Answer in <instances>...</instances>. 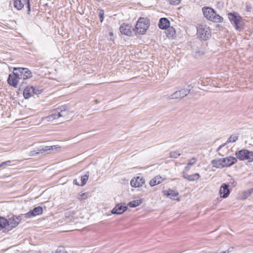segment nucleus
<instances>
[{
  "label": "nucleus",
  "mask_w": 253,
  "mask_h": 253,
  "mask_svg": "<svg viewBox=\"0 0 253 253\" xmlns=\"http://www.w3.org/2000/svg\"><path fill=\"white\" fill-rule=\"evenodd\" d=\"M14 71L17 72L21 80L23 82L24 80L29 79L32 77V72L28 68H14Z\"/></svg>",
  "instance_id": "nucleus-8"
},
{
  "label": "nucleus",
  "mask_w": 253,
  "mask_h": 253,
  "mask_svg": "<svg viewBox=\"0 0 253 253\" xmlns=\"http://www.w3.org/2000/svg\"><path fill=\"white\" fill-rule=\"evenodd\" d=\"M167 36L169 38H173L175 37V31L173 27L169 26L167 29Z\"/></svg>",
  "instance_id": "nucleus-26"
},
{
  "label": "nucleus",
  "mask_w": 253,
  "mask_h": 253,
  "mask_svg": "<svg viewBox=\"0 0 253 253\" xmlns=\"http://www.w3.org/2000/svg\"><path fill=\"white\" fill-rule=\"evenodd\" d=\"M127 209V207L118 204L112 210V213L113 214H121L125 212Z\"/></svg>",
  "instance_id": "nucleus-19"
},
{
  "label": "nucleus",
  "mask_w": 253,
  "mask_h": 253,
  "mask_svg": "<svg viewBox=\"0 0 253 253\" xmlns=\"http://www.w3.org/2000/svg\"><path fill=\"white\" fill-rule=\"evenodd\" d=\"M165 195H167V197H169L170 199L172 200H176L179 201L178 198H176L175 197H177L179 195L178 193L175 191L173 190L169 189V190L164 191Z\"/></svg>",
  "instance_id": "nucleus-22"
},
{
  "label": "nucleus",
  "mask_w": 253,
  "mask_h": 253,
  "mask_svg": "<svg viewBox=\"0 0 253 253\" xmlns=\"http://www.w3.org/2000/svg\"><path fill=\"white\" fill-rule=\"evenodd\" d=\"M88 179V175L84 174L81 177L82 184L81 186H84Z\"/></svg>",
  "instance_id": "nucleus-30"
},
{
  "label": "nucleus",
  "mask_w": 253,
  "mask_h": 253,
  "mask_svg": "<svg viewBox=\"0 0 253 253\" xmlns=\"http://www.w3.org/2000/svg\"><path fill=\"white\" fill-rule=\"evenodd\" d=\"M247 191H246L244 192V195H245L246 197L245 198H246L247 197H249V196H248V193H247Z\"/></svg>",
  "instance_id": "nucleus-41"
},
{
  "label": "nucleus",
  "mask_w": 253,
  "mask_h": 253,
  "mask_svg": "<svg viewBox=\"0 0 253 253\" xmlns=\"http://www.w3.org/2000/svg\"><path fill=\"white\" fill-rule=\"evenodd\" d=\"M197 161V158L195 157H193L192 159L189 160L188 164L190 166H193L195 165Z\"/></svg>",
  "instance_id": "nucleus-33"
},
{
  "label": "nucleus",
  "mask_w": 253,
  "mask_h": 253,
  "mask_svg": "<svg viewBox=\"0 0 253 253\" xmlns=\"http://www.w3.org/2000/svg\"><path fill=\"white\" fill-rule=\"evenodd\" d=\"M246 8L248 11H250V9H251V6L249 5H247Z\"/></svg>",
  "instance_id": "nucleus-39"
},
{
  "label": "nucleus",
  "mask_w": 253,
  "mask_h": 253,
  "mask_svg": "<svg viewBox=\"0 0 253 253\" xmlns=\"http://www.w3.org/2000/svg\"><path fill=\"white\" fill-rule=\"evenodd\" d=\"M21 220V218L20 216H13L12 217L9 218L7 220L8 223V228L7 230H11L13 228L16 227L18 224L20 222Z\"/></svg>",
  "instance_id": "nucleus-11"
},
{
  "label": "nucleus",
  "mask_w": 253,
  "mask_h": 253,
  "mask_svg": "<svg viewBox=\"0 0 253 253\" xmlns=\"http://www.w3.org/2000/svg\"><path fill=\"white\" fill-rule=\"evenodd\" d=\"M33 86H28L24 90L23 95L26 99H28L33 96Z\"/></svg>",
  "instance_id": "nucleus-23"
},
{
  "label": "nucleus",
  "mask_w": 253,
  "mask_h": 253,
  "mask_svg": "<svg viewBox=\"0 0 253 253\" xmlns=\"http://www.w3.org/2000/svg\"><path fill=\"white\" fill-rule=\"evenodd\" d=\"M88 196V194L87 193H83L80 195V196L78 197V199L80 201L85 200L87 198Z\"/></svg>",
  "instance_id": "nucleus-32"
},
{
  "label": "nucleus",
  "mask_w": 253,
  "mask_h": 253,
  "mask_svg": "<svg viewBox=\"0 0 253 253\" xmlns=\"http://www.w3.org/2000/svg\"><path fill=\"white\" fill-rule=\"evenodd\" d=\"M120 31L122 34L128 36L131 35V26L129 24H122L120 28Z\"/></svg>",
  "instance_id": "nucleus-18"
},
{
  "label": "nucleus",
  "mask_w": 253,
  "mask_h": 253,
  "mask_svg": "<svg viewBox=\"0 0 253 253\" xmlns=\"http://www.w3.org/2000/svg\"><path fill=\"white\" fill-rule=\"evenodd\" d=\"M218 155L220 156H223L222 154H221L220 153H218Z\"/></svg>",
  "instance_id": "nucleus-43"
},
{
  "label": "nucleus",
  "mask_w": 253,
  "mask_h": 253,
  "mask_svg": "<svg viewBox=\"0 0 253 253\" xmlns=\"http://www.w3.org/2000/svg\"><path fill=\"white\" fill-rule=\"evenodd\" d=\"M33 90H33V95L34 94H36V95L40 94L42 91V89H40L39 87H34V86H33Z\"/></svg>",
  "instance_id": "nucleus-31"
},
{
  "label": "nucleus",
  "mask_w": 253,
  "mask_h": 253,
  "mask_svg": "<svg viewBox=\"0 0 253 253\" xmlns=\"http://www.w3.org/2000/svg\"><path fill=\"white\" fill-rule=\"evenodd\" d=\"M181 154L177 151H172L169 153V157L173 158H177Z\"/></svg>",
  "instance_id": "nucleus-29"
},
{
  "label": "nucleus",
  "mask_w": 253,
  "mask_h": 253,
  "mask_svg": "<svg viewBox=\"0 0 253 253\" xmlns=\"http://www.w3.org/2000/svg\"><path fill=\"white\" fill-rule=\"evenodd\" d=\"M230 193L228 185L226 183L222 184L219 189V194L221 197L226 198L229 196Z\"/></svg>",
  "instance_id": "nucleus-16"
},
{
  "label": "nucleus",
  "mask_w": 253,
  "mask_h": 253,
  "mask_svg": "<svg viewBox=\"0 0 253 253\" xmlns=\"http://www.w3.org/2000/svg\"><path fill=\"white\" fill-rule=\"evenodd\" d=\"M110 35L111 36H112V35H113V33H110Z\"/></svg>",
  "instance_id": "nucleus-44"
},
{
  "label": "nucleus",
  "mask_w": 253,
  "mask_h": 253,
  "mask_svg": "<svg viewBox=\"0 0 253 253\" xmlns=\"http://www.w3.org/2000/svg\"><path fill=\"white\" fill-rule=\"evenodd\" d=\"M190 166L188 165V164H187V165L185 167L184 170L183 171H185L186 172L188 171L190 169Z\"/></svg>",
  "instance_id": "nucleus-37"
},
{
  "label": "nucleus",
  "mask_w": 253,
  "mask_h": 253,
  "mask_svg": "<svg viewBox=\"0 0 253 253\" xmlns=\"http://www.w3.org/2000/svg\"><path fill=\"white\" fill-rule=\"evenodd\" d=\"M11 163V161H7L1 163L0 164V167H4L6 166H9Z\"/></svg>",
  "instance_id": "nucleus-36"
},
{
  "label": "nucleus",
  "mask_w": 253,
  "mask_h": 253,
  "mask_svg": "<svg viewBox=\"0 0 253 253\" xmlns=\"http://www.w3.org/2000/svg\"><path fill=\"white\" fill-rule=\"evenodd\" d=\"M170 25V22L167 18H161L159 20V27L163 30L167 29Z\"/></svg>",
  "instance_id": "nucleus-21"
},
{
  "label": "nucleus",
  "mask_w": 253,
  "mask_h": 253,
  "mask_svg": "<svg viewBox=\"0 0 253 253\" xmlns=\"http://www.w3.org/2000/svg\"><path fill=\"white\" fill-rule=\"evenodd\" d=\"M104 14V10H102V9H100V10H99V17H100V21H101V22L103 21V19H104V17H103Z\"/></svg>",
  "instance_id": "nucleus-35"
},
{
  "label": "nucleus",
  "mask_w": 253,
  "mask_h": 253,
  "mask_svg": "<svg viewBox=\"0 0 253 253\" xmlns=\"http://www.w3.org/2000/svg\"><path fill=\"white\" fill-rule=\"evenodd\" d=\"M69 115V110L66 109L65 107L62 106L52 110L50 114L46 117V119L48 121L60 119V121L62 122L67 120L68 118Z\"/></svg>",
  "instance_id": "nucleus-1"
},
{
  "label": "nucleus",
  "mask_w": 253,
  "mask_h": 253,
  "mask_svg": "<svg viewBox=\"0 0 253 253\" xmlns=\"http://www.w3.org/2000/svg\"><path fill=\"white\" fill-rule=\"evenodd\" d=\"M221 159H217L215 160H213L211 162V164L212 165L213 167L217 168V169H221L224 168Z\"/></svg>",
  "instance_id": "nucleus-24"
},
{
  "label": "nucleus",
  "mask_w": 253,
  "mask_h": 253,
  "mask_svg": "<svg viewBox=\"0 0 253 253\" xmlns=\"http://www.w3.org/2000/svg\"><path fill=\"white\" fill-rule=\"evenodd\" d=\"M94 102H95V104H97V103H98L99 102H98V100H94Z\"/></svg>",
  "instance_id": "nucleus-42"
},
{
  "label": "nucleus",
  "mask_w": 253,
  "mask_h": 253,
  "mask_svg": "<svg viewBox=\"0 0 253 253\" xmlns=\"http://www.w3.org/2000/svg\"><path fill=\"white\" fill-rule=\"evenodd\" d=\"M228 15L230 21L234 25L236 30L241 31L243 29L241 17L237 13H229Z\"/></svg>",
  "instance_id": "nucleus-5"
},
{
  "label": "nucleus",
  "mask_w": 253,
  "mask_h": 253,
  "mask_svg": "<svg viewBox=\"0 0 253 253\" xmlns=\"http://www.w3.org/2000/svg\"><path fill=\"white\" fill-rule=\"evenodd\" d=\"M142 203L141 199H137L129 202L128 206L131 208H135Z\"/></svg>",
  "instance_id": "nucleus-28"
},
{
  "label": "nucleus",
  "mask_w": 253,
  "mask_h": 253,
  "mask_svg": "<svg viewBox=\"0 0 253 253\" xmlns=\"http://www.w3.org/2000/svg\"><path fill=\"white\" fill-rule=\"evenodd\" d=\"M190 92V89L188 88H183L176 91L169 96L170 99H182L186 96Z\"/></svg>",
  "instance_id": "nucleus-9"
},
{
  "label": "nucleus",
  "mask_w": 253,
  "mask_h": 253,
  "mask_svg": "<svg viewBox=\"0 0 253 253\" xmlns=\"http://www.w3.org/2000/svg\"><path fill=\"white\" fill-rule=\"evenodd\" d=\"M56 149L55 146H41L37 151H32L30 152L29 156H36L40 154H42L43 153L50 151L53 150L54 149Z\"/></svg>",
  "instance_id": "nucleus-12"
},
{
  "label": "nucleus",
  "mask_w": 253,
  "mask_h": 253,
  "mask_svg": "<svg viewBox=\"0 0 253 253\" xmlns=\"http://www.w3.org/2000/svg\"><path fill=\"white\" fill-rule=\"evenodd\" d=\"M221 159L223 163L222 164L224 168L231 167V166L236 163L237 162L236 158L231 156Z\"/></svg>",
  "instance_id": "nucleus-14"
},
{
  "label": "nucleus",
  "mask_w": 253,
  "mask_h": 253,
  "mask_svg": "<svg viewBox=\"0 0 253 253\" xmlns=\"http://www.w3.org/2000/svg\"><path fill=\"white\" fill-rule=\"evenodd\" d=\"M182 177L189 181H194L199 179L200 177V174L198 173L189 175L187 172L183 171Z\"/></svg>",
  "instance_id": "nucleus-17"
},
{
  "label": "nucleus",
  "mask_w": 253,
  "mask_h": 253,
  "mask_svg": "<svg viewBox=\"0 0 253 253\" xmlns=\"http://www.w3.org/2000/svg\"><path fill=\"white\" fill-rule=\"evenodd\" d=\"M238 139V136L236 134H232L228 138L226 143L220 145L216 150V152H218L222 148H223L226 144L230 143L235 142Z\"/></svg>",
  "instance_id": "nucleus-20"
},
{
  "label": "nucleus",
  "mask_w": 253,
  "mask_h": 253,
  "mask_svg": "<svg viewBox=\"0 0 253 253\" xmlns=\"http://www.w3.org/2000/svg\"><path fill=\"white\" fill-rule=\"evenodd\" d=\"M56 253H68L66 251L63 252H62V251L58 250Z\"/></svg>",
  "instance_id": "nucleus-40"
},
{
  "label": "nucleus",
  "mask_w": 253,
  "mask_h": 253,
  "mask_svg": "<svg viewBox=\"0 0 253 253\" xmlns=\"http://www.w3.org/2000/svg\"><path fill=\"white\" fill-rule=\"evenodd\" d=\"M7 82L10 85L15 87H17L18 85L21 86L24 83L17 72L14 71L12 74L9 75Z\"/></svg>",
  "instance_id": "nucleus-6"
},
{
  "label": "nucleus",
  "mask_w": 253,
  "mask_h": 253,
  "mask_svg": "<svg viewBox=\"0 0 253 253\" xmlns=\"http://www.w3.org/2000/svg\"><path fill=\"white\" fill-rule=\"evenodd\" d=\"M202 11L204 16L210 21L221 23L223 20V17L217 14L214 10L211 7H204L202 8Z\"/></svg>",
  "instance_id": "nucleus-2"
},
{
  "label": "nucleus",
  "mask_w": 253,
  "mask_h": 253,
  "mask_svg": "<svg viewBox=\"0 0 253 253\" xmlns=\"http://www.w3.org/2000/svg\"><path fill=\"white\" fill-rule=\"evenodd\" d=\"M162 181L163 179L161 176H156L150 180L149 184L151 186H154L162 183Z\"/></svg>",
  "instance_id": "nucleus-25"
},
{
  "label": "nucleus",
  "mask_w": 253,
  "mask_h": 253,
  "mask_svg": "<svg viewBox=\"0 0 253 253\" xmlns=\"http://www.w3.org/2000/svg\"><path fill=\"white\" fill-rule=\"evenodd\" d=\"M149 27L148 20L144 18H139L136 23L135 31L136 33L143 35Z\"/></svg>",
  "instance_id": "nucleus-4"
},
{
  "label": "nucleus",
  "mask_w": 253,
  "mask_h": 253,
  "mask_svg": "<svg viewBox=\"0 0 253 253\" xmlns=\"http://www.w3.org/2000/svg\"><path fill=\"white\" fill-rule=\"evenodd\" d=\"M43 211L42 208L41 206H38L35 208L33 210H30L28 212L25 214L26 218H31L37 215H41Z\"/></svg>",
  "instance_id": "nucleus-13"
},
{
  "label": "nucleus",
  "mask_w": 253,
  "mask_h": 253,
  "mask_svg": "<svg viewBox=\"0 0 253 253\" xmlns=\"http://www.w3.org/2000/svg\"><path fill=\"white\" fill-rule=\"evenodd\" d=\"M145 183V179L142 176L134 177L130 181V185L132 187H139Z\"/></svg>",
  "instance_id": "nucleus-15"
},
{
  "label": "nucleus",
  "mask_w": 253,
  "mask_h": 253,
  "mask_svg": "<svg viewBox=\"0 0 253 253\" xmlns=\"http://www.w3.org/2000/svg\"><path fill=\"white\" fill-rule=\"evenodd\" d=\"M14 6L18 10L23 8L25 4L27 5L28 8V13L29 14L31 11L30 3L29 0H13Z\"/></svg>",
  "instance_id": "nucleus-10"
},
{
  "label": "nucleus",
  "mask_w": 253,
  "mask_h": 253,
  "mask_svg": "<svg viewBox=\"0 0 253 253\" xmlns=\"http://www.w3.org/2000/svg\"><path fill=\"white\" fill-rule=\"evenodd\" d=\"M247 193H248V196H250L252 193H253V187L248 190Z\"/></svg>",
  "instance_id": "nucleus-38"
},
{
  "label": "nucleus",
  "mask_w": 253,
  "mask_h": 253,
  "mask_svg": "<svg viewBox=\"0 0 253 253\" xmlns=\"http://www.w3.org/2000/svg\"><path fill=\"white\" fill-rule=\"evenodd\" d=\"M0 227L1 229L5 227L8 228L7 219L4 217H0Z\"/></svg>",
  "instance_id": "nucleus-27"
},
{
  "label": "nucleus",
  "mask_w": 253,
  "mask_h": 253,
  "mask_svg": "<svg viewBox=\"0 0 253 253\" xmlns=\"http://www.w3.org/2000/svg\"><path fill=\"white\" fill-rule=\"evenodd\" d=\"M170 4L176 5L180 2L181 0H167Z\"/></svg>",
  "instance_id": "nucleus-34"
},
{
  "label": "nucleus",
  "mask_w": 253,
  "mask_h": 253,
  "mask_svg": "<svg viewBox=\"0 0 253 253\" xmlns=\"http://www.w3.org/2000/svg\"><path fill=\"white\" fill-rule=\"evenodd\" d=\"M197 33L200 38L206 40L211 36V31L209 27L206 25H200L197 27Z\"/></svg>",
  "instance_id": "nucleus-7"
},
{
  "label": "nucleus",
  "mask_w": 253,
  "mask_h": 253,
  "mask_svg": "<svg viewBox=\"0 0 253 253\" xmlns=\"http://www.w3.org/2000/svg\"><path fill=\"white\" fill-rule=\"evenodd\" d=\"M236 158L241 161L247 160L248 162H253V152L247 149H242L235 153Z\"/></svg>",
  "instance_id": "nucleus-3"
}]
</instances>
